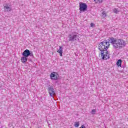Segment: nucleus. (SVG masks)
<instances>
[{"instance_id": "nucleus-1", "label": "nucleus", "mask_w": 128, "mask_h": 128, "mask_svg": "<svg viewBox=\"0 0 128 128\" xmlns=\"http://www.w3.org/2000/svg\"><path fill=\"white\" fill-rule=\"evenodd\" d=\"M110 42L113 46L114 50H120L122 48L126 46V41L122 39H116L114 38H109L104 40L100 43L98 44V48L101 52V56L102 60H106L110 58V54H108V48H110Z\"/></svg>"}, {"instance_id": "nucleus-2", "label": "nucleus", "mask_w": 128, "mask_h": 128, "mask_svg": "<svg viewBox=\"0 0 128 128\" xmlns=\"http://www.w3.org/2000/svg\"><path fill=\"white\" fill-rule=\"evenodd\" d=\"M68 38L69 42H74V40H78V33L76 32L69 34Z\"/></svg>"}, {"instance_id": "nucleus-3", "label": "nucleus", "mask_w": 128, "mask_h": 128, "mask_svg": "<svg viewBox=\"0 0 128 128\" xmlns=\"http://www.w3.org/2000/svg\"><path fill=\"white\" fill-rule=\"evenodd\" d=\"M79 10L80 11V13L82 12H84L88 10V5L86 4L80 2L79 3Z\"/></svg>"}, {"instance_id": "nucleus-4", "label": "nucleus", "mask_w": 128, "mask_h": 128, "mask_svg": "<svg viewBox=\"0 0 128 128\" xmlns=\"http://www.w3.org/2000/svg\"><path fill=\"white\" fill-rule=\"evenodd\" d=\"M22 56L27 58H28V56H32L34 58V53H32V52H30V50L26 49L24 51L22 54Z\"/></svg>"}, {"instance_id": "nucleus-5", "label": "nucleus", "mask_w": 128, "mask_h": 128, "mask_svg": "<svg viewBox=\"0 0 128 128\" xmlns=\"http://www.w3.org/2000/svg\"><path fill=\"white\" fill-rule=\"evenodd\" d=\"M50 78L51 80H58V74L56 72H52L50 75Z\"/></svg>"}, {"instance_id": "nucleus-6", "label": "nucleus", "mask_w": 128, "mask_h": 128, "mask_svg": "<svg viewBox=\"0 0 128 128\" xmlns=\"http://www.w3.org/2000/svg\"><path fill=\"white\" fill-rule=\"evenodd\" d=\"M48 90L49 92V94H50V96L54 98V94H55L54 92V88L52 87H48Z\"/></svg>"}, {"instance_id": "nucleus-7", "label": "nucleus", "mask_w": 128, "mask_h": 128, "mask_svg": "<svg viewBox=\"0 0 128 128\" xmlns=\"http://www.w3.org/2000/svg\"><path fill=\"white\" fill-rule=\"evenodd\" d=\"M21 62L23 64H26L28 62V57L23 56L21 58Z\"/></svg>"}, {"instance_id": "nucleus-8", "label": "nucleus", "mask_w": 128, "mask_h": 128, "mask_svg": "<svg viewBox=\"0 0 128 128\" xmlns=\"http://www.w3.org/2000/svg\"><path fill=\"white\" fill-rule=\"evenodd\" d=\"M60 54V56H62V46H60L59 50L57 51Z\"/></svg>"}, {"instance_id": "nucleus-9", "label": "nucleus", "mask_w": 128, "mask_h": 128, "mask_svg": "<svg viewBox=\"0 0 128 128\" xmlns=\"http://www.w3.org/2000/svg\"><path fill=\"white\" fill-rule=\"evenodd\" d=\"M122 60L120 59L118 60L116 63V64L118 65V66H120V68H122Z\"/></svg>"}, {"instance_id": "nucleus-10", "label": "nucleus", "mask_w": 128, "mask_h": 128, "mask_svg": "<svg viewBox=\"0 0 128 128\" xmlns=\"http://www.w3.org/2000/svg\"><path fill=\"white\" fill-rule=\"evenodd\" d=\"M4 8L6 10V12H10L12 10V8L8 6H4Z\"/></svg>"}, {"instance_id": "nucleus-11", "label": "nucleus", "mask_w": 128, "mask_h": 128, "mask_svg": "<svg viewBox=\"0 0 128 128\" xmlns=\"http://www.w3.org/2000/svg\"><path fill=\"white\" fill-rule=\"evenodd\" d=\"M74 126L75 128H78L80 126V122H75Z\"/></svg>"}, {"instance_id": "nucleus-12", "label": "nucleus", "mask_w": 128, "mask_h": 128, "mask_svg": "<svg viewBox=\"0 0 128 128\" xmlns=\"http://www.w3.org/2000/svg\"><path fill=\"white\" fill-rule=\"evenodd\" d=\"M102 18H106V11H104L102 14Z\"/></svg>"}, {"instance_id": "nucleus-13", "label": "nucleus", "mask_w": 128, "mask_h": 128, "mask_svg": "<svg viewBox=\"0 0 128 128\" xmlns=\"http://www.w3.org/2000/svg\"><path fill=\"white\" fill-rule=\"evenodd\" d=\"M96 109L92 110V112H91L92 114H96Z\"/></svg>"}, {"instance_id": "nucleus-14", "label": "nucleus", "mask_w": 128, "mask_h": 128, "mask_svg": "<svg viewBox=\"0 0 128 128\" xmlns=\"http://www.w3.org/2000/svg\"><path fill=\"white\" fill-rule=\"evenodd\" d=\"M113 12H114L115 14H118L120 12L118 10V9L115 8L113 9Z\"/></svg>"}, {"instance_id": "nucleus-15", "label": "nucleus", "mask_w": 128, "mask_h": 128, "mask_svg": "<svg viewBox=\"0 0 128 128\" xmlns=\"http://www.w3.org/2000/svg\"><path fill=\"white\" fill-rule=\"evenodd\" d=\"M94 1L95 2H96V4H98V2H102V0H94Z\"/></svg>"}, {"instance_id": "nucleus-16", "label": "nucleus", "mask_w": 128, "mask_h": 128, "mask_svg": "<svg viewBox=\"0 0 128 128\" xmlns=\"http://www.w3.org/2000/svg\"><path fill=\"white\" fill-rule=\"evenodd\" d=\"M90 26H91V28H94V24L91 23L90 24Z\"/></svg>"}]
</instances>
